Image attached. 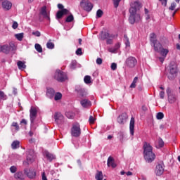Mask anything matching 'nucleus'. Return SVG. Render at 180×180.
<instances>
[{
    "label": "nucleus",
    "mask_w": 180,
    "mask_h": 180,
    "mask_svg": "<svg viewBox=\"0 0 180 180\" xmlns=\"http://www.w3.org/2000/svg\"><path fill=\"white\" fill-rule=\"evenodd\" d=\"M6 99H8V96L4 91H0V100L6 101Z\"/></svg>",
    "instance_id": "nucleus-36"
},
{
    "label": "nucleus",
    "mask_w": 180,
    "mask_h": 180,
    "mask_svg": "<svg viewBox=\"0 0 180 180\" xmlns=\"http://www.w3.org/2000/svg\"><path fill=\"white\" fill-rule=\"evenodd\" d=\"M54 78L56 79V81H58V82H64L68 77L65 72L58 69L55 72Z\"/></svg>",
    "instance_id": "nucleus-5"
},
{
    "label": "nucleus",
    "mask_w": 180,
    "mask_h": 180,
    "mask_svg": "<svg viewBox=\"0 0 180 180\" xmlns=\"http://www.w3.org/2000/svg\"><path fill=\"white\" fill-rule=\"evenodd\" d=\"M80 5H82L84 11H86V12H91L92 11V8H94L92 3L88 0H82L80 3Z\"/></svg>",
    "instance_id": "nucleus-11"
},
{
    "label": "nucleus",
    "mask_w": 180,
    "mask_h": 180,
    "mask_svg": "<svg viewBox=\"0 0 180 180\" xmlns=\"http://www.w3.org/2000/svg\"><path fill=\"white\" fill-rule=\"evenodd\" d=\"M79 94L80 96H86V92H85V90H81V91Z\"/></svg>",
    "instance_id": "nucleus-56"
},
{
    "label": "nucleus",
    "mask_w": 180,
    "mask_h": 180,
    "mask_svg": "<svg viewBox=\"0 0 180 180\" xmlns=\"http://www.w3.org/2000/svg\"><path fill=\"white\" fill-rule=\"evenodd\" d=\"M98 38L101 40H106V39H115V34H110L108 32L101 31L98 36Z\"/></svg>",
    "instance_id": "nucleus-12"
},
{
    "label": "nucleus",
    "mask_w": 180,
    "mask_h": 180,
    "mask_svg": "<svg viewBox=\"0 0 180 180\" xmlns=\"http://www.w3.org/2000/svg\"><path fill=\"white\" fill-rule=\"evenodd\" d=\"M166 94L167 95V101L171 105L178 103V96L174 93L171 87H167L166 89Z\"/></svg>",
    "instance_id": "nucleus-3"
},
{
    "label": "nucleus",
    "mask_w": 180,
    "mask_h": 180,
    "mask_svg": "<svg viewBox=\"0 0 180 180\" xmlns=\"http://www.w3.org/2000/svg\"><path fill=\"white\" fill-rule=\"evenodd\" d=\"M17 65L21 71H23V70H26V62H23L21 60L18 61Z\"/></svg>",
    "instance_id": "nucleus-30"
},
{
    "label": "nucleus",
    "mask_w": 180,
    "mask_h": 180,
    "mask_svg": "<svg viewBox=\"0 0 180 180\" xmlns=\"http://www.w3.org/2000/svg\"><path fill=\"white\" fill-rule=\"evenodd\" d=\"M143 155L147 162H153V160H155V154L153 153V146L147 142L143 144Z\"/></svg>",
    "instance_id": "nucleus-2"
},
{
    "label": "nucleus",
    "mask_w": 180,
    "mask_h": 180,
    "mask_svg": "<svg viewBox=\"0 0 180 180\" xmlns=\"http://www.w3.org/2000/svg\"><path fill=\"white\" fill-rule=\"evenodd\" d=\"M40 13L44 18H46V19H50V16H49V13H47V7L43 6L41 8Z\"/></svg>",
    "instance_id": "nucleus-26"
},
{
    "label": "nucleus",
    "mask_w": 180,
    "mask_h": 180,
    "mask_svg": "<svg viewBox=\"0 0 180 180\" xmlns=\"http://www.w3.org/2000/svg\"><path fill=\"white\" fill-rule=\"evenodd\" d=\"M44 155L48 160V161H49L50 162H51L53 161V160H54L56 158V156H54V155H53L47 151L44 152Z\"/></svg>",
    "instance_id": "nucleus-24"
},
{
    "label": "nucleus",
    "mask_w": 180,
    "mask_h": 180,
    "mask_svg": "<svg viewBox=\"0 0 180 180\" xmlns=\"http://www.w3.org/2000/svg\"><path fill=\"white\" fill-rule=\"evenodd\" d=\"M20 127L18 122H13L11 124V131L13 133H18L19 131Z\"/></svg>",
    "instance_id": "nucleus-25"
},
{
    "label": "nucleus",
    "mask_w": 180,
    "mask_h": 180,
    "mask_svg": "<svg viewBox=\"0 0 180 180\" xmlns=\"http://www.w3.org/2000/svg\"><path fill=\"white\" fill-rule=\"evenodd\" d=\"M20 123L21 124H27V121H26V120L25 119H22L21 121H20Z\"/></svg>",
    "instance_id": "nucleus-64"
},
{
    "label": "nucleus",
    "mask_w": 180,
    "mask_h": 180,
    "mask_svg": "<svg viewBox=\"0 0 180 180\" xmlns=\"http://www.w3.org/2000/svg\"><path fill=\"white\" fill-rule=\"evenodd\" d=\"M119 49H120V43L116 44L114 48H109L108 51L110 53H113L115 54L116 53H117V50H119Z\"/></svg>",
    "instance_id": "nucleus-29"
},
{
    "label": "nucleus",
    "mask_w": 180,
    "mask_h": 180,
    "mask_svg": "<svg viewBox=\"0 0 180 180\" xmlns=\"http://www.w3.org/2000/svg\"><path fill=\"white\" fill-rule=\"evenodd\" d=\"M150 44H153V43H155V41H158L157 40V35L155 34V33H151L150 34Z\"/></svg>",
    "instance_id": "nucleus-33"
},
{
    "label": "nucleus",
    "mask_w": 180,
    "mask_h": 180,
    "mask_svg": "<svg viewBox=\"0 0 180 180\" xmlns=\"http://www.w3.org/2000/svg\"><path fill=\"white\" fill-rule=\"evenodd\" d=\"M58 9H60V11H63V9H67V8H64V6L61 4H58Z\"/></svg>",
    "instance_id": "nucleus-61"
},
{
    "label": "nucleus",
    "mask_w": 180,
    "mask_h": 180,
    "mask_svg": "<svg viewBox=\"0 0 180 180\" xmlns=\"http://www.w3.org/2000/svg\"><path fill=\"white\" fill-rule=\"evenodd\" d=\"M108 167H112V168H116V163H115V159L112 156L108 158L107 161Z\"/></svg>",
    "instance_id": "nucleus-23"
},
{
    "label": "nucleus",
    "mask_w": 180,
    "mask_h": 180,
    "mask_svg": "<svg viewBox=\"0 0 180 180\" xmlns=\"http://www.w3.org/2000/svg\"><path fill=\"white\" fill-rule=\"evenodd\" d=\"M35 50L38 51V53H42L43 52V48H41V45L39 44H35Z\"/></svg>",
    "instance_id": "nucleus-39"
},
{
    "label": "nucleus",
    "mask_w": 180,
    "mask_h": 180,
    "mask_svg": "<svg viewBox=\"0 0 180 180\" xmlns=\"http://www.w3.org/2000/svg\"><path fill=\"white\" fill-rule=\"evenodd\" d=\"M14 178L16 180H25V174L22 172H18L14 174Z\"/></svg>",
    "instance_id": "nucleus-27"
},
{
    "label": "nucleus",
    "mask_w": 180,
    "mask_h": 180,
    "mask_svg": "<svg viewBox=\"0 0 180 180\" xmlns=\"http://www.w3.org/2000/svg\"><path fill=\"white\" fill-rule=\"evenodd\" d=\"M23 35H24L23 33H18L15 34V37L19 41H22V40H23Z\"/></svg>",
    "instance_id": "nucleus-37"
},
{
    "label": "nucleus",
    "mask_w": 180,
    "mask_h": 180,
    "mask_svg": "<svg viewBox=\"0 0 180 180\" xmlns=\"http://www.w3.org/2000/svg\"><path fill=\"white\" fill-rule=\"evenodd\" d=\"M36 160V154L34 153V150L30 149L27 151V162H24L23 164H32Z\"/></svg>",
    "instance_id": "nucleus-6"
},
{
    "label": "nucleus",
    "mask_w": 180,
    "mask_h": 180,
    "mask_svg": "<svg viewBox=\"0 0 180 180\" xmlns=\"http://www.w3.org/2000/svg\"><path fill=\"white\" fill-rule=\"evenodd\" d=\"M158 144H159V147H160V148L164 147V141H162V139H160L158 140Z\"/></svg>",
    "instance_id": "nucleus-55"
},
{
    "label": "nucleus",
    "mask_w": 180,
    "mask_h": 180,
    "mask_svg": "<svg viewBox=\"0 0 180 180\" xmlns=\"http://www.w3.org/2000/svg\"><path fill=\"white\" fill-rule=\"evenodd\" d=\"M1 6L3 9L6 11H9L12 8V3L8 0H5L2 2Z\"/></svg>",
    "instance_id": "nucleus-18"
},
{
    "label": "nucleus",
    "mask_w": 180,
    "mask_h": 180,
    "mask_svg": "<svg viewBox=\"0 0 180 180\" xmlns=\"http://www.w3.org/2000/svg\"><path fill=\"white\" fill-rule=\"evenodd\" d=\"M64 15H70V11L68 9H62L56 13V19H61Z\"/></svg>",
    "instance_id": "nucleus-17"
},
{
    "label": "nucleus",
    "mask_w": 180,
    "mask_h": 180,
    "mask_svg": "<svg viewBox=\"0 0 180 180\" xmlns=\"http://www.w3.org/2000/svg\"><path fill=\"white\" fill-rule=\"evenodd\" d=\"M20 147V141H14L11 144V148L13 150H16V148H19Z\"/></svg>",
    "instance_id": "nucleus-32"
},
{
    "label": "nucleus",
    "mask_w": 180,
    "mask_h": 180,
    "mask_svg": "<svg viewBox=\"0 0 180 180\" xmlns=\"http://www.w3.org/2000/svg\"><path fill=\"white\" fill-rule=\"evenodd\" d=\"M175 8H176V3L173 2L171 4V6L169 7V11H175Z\"/></svg>",
    "instance_id": "nucleus-47"
},
{
    "label": "nucleus",
    "mask_w": 180,
    "mask_h": 180,
    "mask_svg": "<svg viewBox=\"0 0 180 180\" xmlns=\"http://www.w3.org/2000/svg\"><path fill=\"white\" fill-rule=\"evenodd\" d=\"M76 54H77V56H82V49L81 48H79L76 51Z\"/></svg>",
    "instance_id": "nucleus-54"
},
{
    "label": "nucleus",
    "mask_w": 180,
    "mask_h": 180,
    "mask_svg": "<svg viewBox=\"0 0 180 180\" xmlns=\"http://www.w3.org/2000/svg\"><path fill=\"white\" fill-rule=\"evenodd\" d=\"M96 119L94 117V116L91 115L89 119V122L90 124H94L95 123Z\"/></svg>",
    "instance_id": "nucleus-50"
},
{
    "label": "nucleus",
    "mask_w": 180,
    "mask_h": 180,
    "mask_svg": "<svg viewBox=\"0 0 180 180\" xmlns=\"http://www.w3.org/2000/svg\"><path fill=\"white\" fill-rule=\"evenodd\" d=\"M117 68V64L112 63L111 64V70H112V71H115V70Z\"/></svg>",
    "instance_id": "nucleus-53"
},
{
    "label": "nucleus",
    "mask_w": 180,
    "mask_h": 180,
    "mask_svg": "<svg viewBox=\"0 0 180 180\" xmlns=\"http://www.w3.org/2000/svg\"><path fill=\"white\" fill-rule=\"evenodd\" d=\"M72 137H79L81 136V126L78 123L72 124L70 129Z\"/></svg>",
    "instance_id": "nucleus-4"
},
{
    "label": "nucleus",
    "mask_w": 180,
    "mask_h": 180,
    "mask_svg": "<svg viewBox=\"0 0 180 180\" xmlns=\"http://www.w3.org/2000/svg\"><path fill=\"white\" fill-rule=\"evenodd\" d=\"M122 0H112L113 4H114V7L115 8H117L119 6V4H120V1Z\"/></svg>",
    "instance_id": "nucleus-48"
},
{
    "label": "nucleus",
    "mask_w": 180,
    "mask_h": 180,
    "mask_svg": "<svg viewBox=\"0 0 180 180\" xmlns=\"http://www.w3.org/2000/svg\"><path fill=\"white\" fill-rule=\"evenodd\" d=\"M56 94V91L54 89L51 87H47L46 88V97L49 98V99H53L54 98V95Z\"/></svg>",
    "instance_id": "nucleus-15"
},
{
    "label": "nucleus",
    "mask_w": 180,
    "mask_h": 180,
    "mask_svg": "<svg viewBox=\"0 0 180 180\" xmlns=\"http://www.w3.org/2000/svg\"><path fill=\"white\" fill-rule=\"evenodd\" d=\"M138 80H139V77H135L132 83L130 85V88H136V84H137Z\"/></svg>",
    "instance_id": "nucleus-42"
},
{
    "label": "nucleus",
    "mask_w": 180,
    "mask_h": 180,
    "mask_svg": "<svg viewBox=\"0 0 180 180\" xmlns=\"http://www.w3.org/2000/svg\"><path fill=\"white\" fill-rule=\"evenodd\" d=\"M70 68L71 70H75L77 68V60H72L70 65Z\"/></svg>",
    "instance_id": "nucleus-40"
},
{
    "label": "nucleus",
    "mask_w": 180,
    "mask_h": 180,
    "mask_svg": "<svg viewBox=\"0 0 180 180\" xmlns=\"http://www.w3.org/2000/svg\"><path fill=\"white\" fill-rule=\"evenodd\" d=\"M24 172L28 178H30V179H33V178L36 177V172L34 171V169H25Z\"/></svg>",
    "instance_id": "nucleus-13"
},
{
    "label": "nucleus",
    "mask_w": 180,
    "mask_h": 180,
    "mask_svg": "<svg viewBox=\"0 0 180 180\" xmlns=\"http://www.w3.org/2000/svg\"><path fill=\"white\" fill-rule=\"evenodd\" d=\"M127 113L123 112L117 117V122L120 123V124H124V123H126V120H127Z\"/></svg>",
    "instance_id": "nucleus-16"
},
{
    "label": "nucleus",
    "mask_w": 180,
    "mask_h": 180,
    "mask_svg": "<svg viewBox=\"0 0 180 180\" xmlns=\"http://www.w3.org/2000/svg\"><path fill=\"white\" fill-rule=\"evenodd\" d=\"M113 38H108L107 39V44H112L113 43V41L112 40Z\"/></svg>",
    "instance_id": "nucleus-62"
},
{
    "label": "nucleus",
    "mask_w": 180,
    "mask_h": 180,
    "mask_svg": "<svg viewBox=\"0 0 180 180\" xmlns=\"http://www.w3.org/2000/svg\"><path fill=\"white\" fill-rule=\"evenodd\" d=\"M46 47L47 49H49L51 50H53V49H54V44L51 42V40H49V41L47 42Z\"/></svg>",
    "instance_id": "nucleus-41"
},
{
    "label": "nucleus",
    "mask_w": 180,
    "mask_h": 180,
    "mask_svg": "<svg viewBox=\"0 0 180 180\" xmlns=\"http://www.w3.org/2000/svg\"><path fill=\"white\" fill-rule=\"evenodd\" d=\"M156 175L160 176V175H162L164 174V167L162 165H158L155 169Z\"/></svg>",
    "instance_id": "nucleus-22"
},
{
    "label": "nucleus",
    "mask_w": 180,
    "mask_h": 180,
    "mask_svg": "<svg viewBox=\"0 0 180 180\" xmlns=\"http://www.w3.org/2000/svg\"><path fill=\"white\" fill-rule=\"evenodd\" d=\"M72 20H74V15H72V14H70L69 16L66 18L65 22H72Z\"/></svg>",
    "instance_id": "nucleus-45"
},
{
    "label": "nucleus",
    "mask_w": 180,
    "mask_h": 180,
    "mask_svg": "<svg viewBox=\"0 0 180 180\" xmlns=\"http://www.w3.org/2000/svg\"><path fill=\"white\" fill-rule=\"evenodd\" d=\"M95 178L96 180H103V173H102V171L97 170Z\"/></svg>",
    "instance_id": "nucleus-31"
},
{
    "label": "nucleus",
    "mask_w": 180,
    "mask_h": 180,
    "mask_svg": "<svg viewBox=\"0 0 180 180\" xmlns=\"http://www.w3.org/2000/svg\"><path fill=\"white\" fill-rule=\"evenodd\" d=\"M125 64L129 68H134L137 65V59L133 56H129L126 59Z\"/></svg>",
    "instance_id": "nucleus-8"
},
{
    "label": "nucleus",
    "mask_w": 180,
    "mask_h": 180,
    "mask_svg": "<svg viewBox=\"0 0 180 180\" xmlns=\"http://www.w3.org/2000/svg\"><path fill=\"white\" fill-rule=\"evenodd\" d=\"M138 9H140V3L134 1L131 4V7L129 8L130 15L129 18L131 25H134L136 22H140L141 20V17L139 14H137Z\"/></svg>",
    "instance_id": "nucleus-1"
},
{
    "label": "nucleus",
    "mask_w": 180,
    "mask_h": 180,
    "mask_svg": "<svg viewBox=\"0 0 180 180\" xmlns=\"http://www.w3.org/2000/svg\"><path fill=\"white\" fill-rule=\"evenodd\" d=\"M178 72V69L176 65H170L169 72L168 74L169 79H174L176 77V73Z\"/></svg>",
    "instance_id": "nucleus-9"
},
{
    "label": "nucleus",
    "mask_w": 180,
    "mask_h": 180,
    "mask_svg": "<svg viewBox=\"0 0 180 180\" xmlns=\"http://www.w3.org/2000/svg\"><path fill=\"white\" fill-rule=\"evenodd\" d=\"M13 49H15V44H13L0 46V53H5V54H9L11 50H13Z\"/></svg>",
    "instance_id": "nucleus-10"
},
{
    "label": "nucleus",
    "mask_w": 180,
    "mask_h": 180,
    "mask_svg": "<svg viewBox=\"0 0 180 180\" xmlns=\"http://www.w3.org/2000/svg\"><path fill=\"white\" fill-rule=\"evenodd\" d=\"M160 2H161L162 5H163L164 6H167V2L168 0H159Z\"/></svg>",
    "instance_id": "nucleus-59"
},
{
    "label": "nucleus",
    "mask_w": 180,
    "mask_h": 180,
    "mask_svg": "<svg viewBox=\"0 0 180 180\" xmlns=\"http://www.w3.org/2000/svg\"><path fill=\"white\" fill-rule=\"evenodd\" d=\"M33 36H36L37 37H40L41 36V33L39 31H35L32 32Z\"/></svg>",
    "instance_id": "nucleus-51"
},
{
    "label": "nucleus",
    "mask_w": 180,
    "mask_h": 180,
    "mask_svg": "<svg viewBox=\"0 0 180 180\" xmlns=\"http://www.w3.org/2000/svg\"><path fill=\"white\" fill-rule=\"evenodd\" d=\"M54 101H60L63 98V94L60 92H57L54 94Z\"/></svg>",
    "instance_id": "nucleus-34"
},
{
    "label": "nucleus",
    "mask_w": 180,
    "mask_h": 180,
    "mask_svg": "<svg viewBox=\"0 0 180 180\" xmlns=\"http://www.w3.org/2000/svg\"><path fill=\"white\" fill-rule=\"evenodd\" d=\"M41 176H42V180H47V176H46V173L43 172L41 174Z\"/></svg>",
    "instance_id": "nucleus-63"
},
{
    "label": "nucleus",
    "mask_w": 180,
    "mask_h": 180,
    "mask_svg": "<svg viewBox=\"0 0 180 180\" xmlns=\"http://www.w3.org/2000/svg\"><path fill=\"white\" fill-rule=\"evenodd\" d=\"M80 103L83 108H89L91 105V101L88 99L82 100Z\"/></svg>",
    "instance_id": "nucleus-28"
},
{
    "label": "nucleus",
    "mask_w": 180,
    "mask_h": 180,
    "mask_svg": "<svg viewBox=\"0 0 180 180\" xmlns=\"http://www.w3.org/2000/svg\"><path fill=\"white\" fill-rule=\"evenodd\" d=\"M156 119H158V120H161L162 119H164V113L160 112L157 113L156 115Z\"/></svg>",
    "instance_id": "nucleus-43"
},
{
    "label": "nucleus",
    "mask_w": 180,
    "mask_h": 180,
    "mask_svg": "<svg viewBox=\"0 0 180 180\" xmlns=\"http://www.w3.org/2000/svg\"><path fill=\"white\" fill-rule=\"evenodd\" d=\"M158 53H159L162 57H167L169 53V49L162 47Z\"/></svg>",
    "instance_id": "nucleus-21"
},
{
    "label": "nucleus",
    "mask_w": 180,
    "mask_h": 180,
    "mask_svg": "<svg viewBox=\"0 0 180 180\" xmlns=\"http://www.w3.org/2000/svg\"><path fill=\"white\" fill-rule=\"evenodd\" d=\"M124 41L126 47H130V40L129 39V37L126 34L124 35Z\"/></svg>",
    "instance_id": "nucleus-35"
},
{
    "label": "nucleus",
    "mask_w": 180,
    "mask_h": 180,
    "mask_svg": "<svg viewBox=\"0 0 180 180\" xmlns=\"http://www.w3.org/2000/svg\"><path fill=\"white\" fill-rule=\"evenodd\" d=\"M10 171L12 174H15V172H16V171H18V168L16 167V166H11L10 167Z\"/></svg>",
    "instance_id": "nucleus-49"
},
{
    "label": "nucleus",
    "mask_w": 180,
    "mask_h": 180,
    "mask_svg": "<svg viewBox=\"0 0 180 180\" xmlns=\"http://www.w3.org/2000/svg\"><path fill=\"white\" fill-rule=\"evenodd\" d=\"M65 116L68 117V119H72L74 117V112H66Z\"/></svg>",
    "instance_id": "nucleus-44"
},
{
    "label": "nucleus",
    "mask_w": 180,
    "mask_h": 180,
    "mask_svg": "<svg viewBox=\"0 0 180 180\" xmlns=\"http://www.w3.org/2000/svg\"><path fill=\"white\" fill-rule=\"evenodd\" d=\"M134 123H135L134 117H131L130 123H129V130H130V134L131 136H134Z\"/></svg>",
    "instance_id": "nucleus-20"
},
{
    "label": "nucleus",
    "mask_w": 180,
    "mask_h": 180,
    "mask_svg": "<svg viewBox=\"0 0 180 180\" xmlns=\"http://www.w3.org/2000/svg\"><path fill=\"white\" fill-rule=\"evenodd\" d=\"M165 58H167V57H164V56H160L159 57V60L160 61V63H164V61L165 60Z\"/></svg>",
    "instance_id": "nucleus-60"
},
{
    "label": "nucleus",
    "mask_w": 180,
    "mask_h": 180,
    "mask_svg": "<svg viewBox=\"0 0 180 180\" xmlns=\"http://www.w3.org/2000/svg\"><path fill=\"white\" fill-rule=\"evenodd\" d=\"M103 15V11L101 9H98L96 12V18H102Z\"/></svg>",
    "instance_id": "nucleus-46"
},
{
    "label": "nucleus",
    "mask_w": 180,
    "mask_h": 180,
    "mask_svg": "<svg viewBox=\"0 0 180 180\" xmlns=\"http://www.w3.org/2000/svg\"><path fill=\"white\" fill-rule=\"evenodd\" d=\"M54 119L56 123H61L64 120V116H63L62 113L56 112L54 115Z\"/></svg>",
    "instance_id": "nucleus-19"
},
{
    "label": "nucleus",
    "mask_w": 180,
    "mask_h": 180,
    "mask_svg": "<svg viewBox=\"0 0 180 180\" xmlns=\"http://www.w3.org/2000/svg\"><path fill=\"white\" fill-rule=\"evenodd\" d=\"M150 44L151 46L153 47L154 51H155L156 53H158L163 47L162 44H161V42H159L158 41H156L155 42H153Z\"/></svg>",
    "instance_id": "nucleus-14"
},
{
    "label": "nucleus",
    "mask_w": 180,
    "mask_h": 180,
    "mask_svg": "<svg viewBox=\"0 0 180 180\" xmlns=\"http://www.w3.org/2000/svg\"><path fill=\"white\" fill-rule=\"evenodd\" d=\"M159 95H160V99H164V98H165V92L164 91H160Z\"/></svg>",
    "instance_id": "nucleus-52"
},
{
    "label": "nucleus",
    "mask_w": 180,
    "mask_h": 180,
    "mask_svg": "<svg viewBox=\"0 0 180 180\" xmlns=\"http://www.w3.org/2000/svg\"><path fill=\"white\" fill-rule=\"evenodd\" d=\"M37 116V110L34 108H31L30 110V117L31 122V127L32 129H36L34 127V120H36V117Z\"/></svg>",
    "instance_id": "nucleus-7"
},
{
    "label": "nucleus",
    "mask_w": 180,
    "mask_h": 180,
    "mask_svg": "<svg viewBox=\"0 0 180 180\" xmlns=\"http://www.w3.org/2000/svg\"><path fill=\"white\" fill-rule=\"evenodd\" d=\"M85 84H92V80H91V76L86 75L84 78Z\"/></svg>",
    "instance_id": "nucleus-38"
},
{
    "label": "nucleus",
    "mask_w": 180,
    "mask_h": 180,
    "mask_svg": "<svg viewBox=\"0 0 180 180\" xmlns=\"http://www.w3.org/2000/svg\"><path fill=\"white\" fill-rule=\"evenodd\" d=\"M96 64H98V65H101L102 64V58H98L96 59Z\"/></svg>",
    "instance_id": "nucleus-58"
},
{
    "label": "nucleus",
    "mask_w": 180,
    "mask_h": 180,
    "mask_svg": "<svg viewBox=\"0 0 180 180\" xmlns=\"http://www.w3.org/2000/svg\"><path fill=\"white\" fill-rule=\"evenodd\" d=\"M18 26H19L18 22L14 21L12 25L13 29H18Z\"/></svg>",
    "instance_id": "nucleus-57"
}]
</instances>
